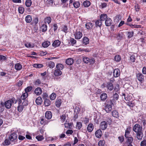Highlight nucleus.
I'll return each instance as SVG.
<instances>
[{"instance_id": "nucleus-28", "label": "nucleus", "mask_w": 146, "mask_h": 146, "mask_svg": "<svg viewBox=\"0 0 146 146\" xmlns=\"http://www.w3.org/2000/svg\"><path fill=\"white\" fill-rule=\"evenodd\" d=\"M22 68V65L19 63H17L15 64V69L17 70H21Z\"/></svg>"}, {"instance_id": "nucleus-50", "label": "nucleus", "mask_w": 146, "mask_h": 146, "mask_svg": "<svg viewBox=\"0 0 146 146\" xmlns=\"http://www.w3.org/2000/svg\"><path fill=\"white\" fill-rule=\"evenodd\" d=\"M36 139H37L38 141H41L44 139V137L41 135H38L36 137Z\"/></svg>"}, {"instance_id": "nucleus-20", "label": "nucleus", "mask_w": 146, "mask_h": 146, "mask_svg": "<svg viewBox=\"0 0 146 146\" xmlns=\"http://www.w3.org/2000/svg\"><path fill=\"white\" fill-rule=\"evenodd\" d=\"M60 44V42L59 40H57L54 41L52 44L53 46L55 47L59 46Z\"/></svg>"}, {"instance_id": "nucleus-34", "label": "nucleus", "mask_w": 146, "mask_h": 146, "mask_svg": "<svg viewBox=\"0 0 146 146\" xmlns=\"http://www.w3.org/2000/svg\"><path fill=\"white\" fill-rule=\"evenodd\" d=\"M18 100H21L22 105L24 106H27L28 104V102L27 99H25L23 100H22L21 99H19Z\"/></svg>"}, {"instance_id": "nucleus-7", "label": "nucleus", "mask_w": 146, "mask_h": 146, "mask_svg": "<svg viewBox=\"0 0 146 146\" xmlns=\"http://www.w3.org/2000/svg\"><path fill=\"white\" fill-rule=\"evenodd\" d=\"M108 124L105 121L101 122L100 124V128L102 130H105L107 127Z\"/></svg>"}, {"instance_id": "nucleus-5", "label": "nucleus", "mask_w": 146, "mask_h": 146, "mask_svg": "<svg viewBox=\"0 0 146 146\" xmlns=\"http://www.w3.org/2000/svg\"><path fill=\"white\" fill-rule=\"evenodd\" d=\"M17 135L15 133L11 134L9 137V139L11 142L15 143L17 141Z\"/></svg>"}, {"instance_id": "nucleus-17", "label": "nucleus", "mask_w": 146, "mask_h": 146, "mask_svg": "<svg viewBox=\"0 0 146 146\" xmlns=\"http://www.w3.org/2000/svg\"><path fill=\"white\" fill-rule=\"evenodd\" d=\"M94 125L92 123H90L88 125L87 130L89 132H91L94 129Z\"/></svg>"}, {"instance_id": "nucleus-39", "label": "nucleus", "mask_w": 146, "mask_h": 146, "mask_svg": "<svg viewBox=\"0 0 146 146\" xmlns=\"http://www.w3.org/2000/svg\"><path fill=\"white\" fill-rule=\"evenodd\" d=\"M56 68L57 69L59 70H60L63 69L64 68V66L61 64H59L56 65Z\"/></svg>"}, {"instance_id": "nucleus-27", "label": "nucleus", "mask_w": 146, "mask_h": 146, "mask_svg": "<svg viewBox=\"0 0 146 146\" xmlns=\"http://www.w3.org/2000/svg\"><path fill=\"white\" fill-rule=\"evenodd\" d=\"M102 20L100 19L96 21L95 22L96 26V27H101L102 26Z\"/></svg>"}, {"instance_id": "nucleus-23", "label": "nucleus", "mask_w": 146, "mask_h": 146, "mask_svg": "<svg viewBox=\"0 0 146 146\" xmlns=\"http://www.w3.org/2000/svg\"><path fill=\"white\" fill-rule=\"evenodd\" d=\"M35 93L37 95H40L42 93L41 89L39 87L35 89Z\"/></svg>"}, {"instance_id": "nucleus-19", "label": "nucleus", "mask_w": 146, "mask_h": 146, "mask_svg": "<svg viewBox=\"0 0 146 146\" xmlns=\"http://www.w3.org/2000/svg\"><path fill=\"white\" fill-rule=\"evenodd\" d=\"M107 87L108 89L110 91H111L113 88V84L111 82H108L107 83Z\"/></svg>"}, {"instance_id": "nucleus-56", "label": "nucleus", "mask_w": 146, "mask_h": 146, "mask_svg": "<svg viewBox=\"0 0 146 146\" xmlns=\"http://www.w3.org/2000/svg\"><path fill=\"white\" fill-rule=\"evenodd\" d=\"M105 143V141L104 140L100 141L98 143L99 146H103Z\"/></svg>"}, {"instance_id": "nucleus-54", "label": "nucleus", "mask_w": 146, "mask_h": 146, "mask_svg": "<svg viewBox=\"0 0 146 146\" xmlns=\"http://www.w3.org/2000/svg\"><path fill=\"white\" fill-rule=\"evenodd\" d=\"M127 35H128V37L129 38H130L131 37H132L133 35V31L130 32H127Z\"/></svg>"}, {"instance_id": "nucleus-21", "label": "nucleus", "mask_w": 146, "mask_h": 146, "mask_svg": "<svg viewBox=\"0 0 146 146\" xmlns=\"http://www.w3.org/2000/svg\"><path fill=\"white\" fill-rule=\"evenodd\" d=\"M102 131L100 129L98 130L95 132V135L97 138L101 137L102 136Z\"/></svg>"}, {"instance_id": "nucleus-60", "label": "nucleus", "mask_w": 146, "mask_h": 146, "mask_svg": "<svg viewBox=\"0 0 146 146\" xmlns=\"http://www.w3.org/2000/svg\"><path fill=\"white\" fill-rule=\"evenodd\" d=\"M127 104L129 106L131 107H132L133 106H135V104L134 103H133L132 102L127 103Z\"/></svg>"}, {"instance_id": "nucleus-44", "label": "nucleus", "mask_w": 146, "mask_h": 146, "mask_svg": "<svg viewBox=\"0 0 146 146\" xmlns=\"http://www.w3.org/2000/svg\"><path fill=\"white\" fill-rule=\"evenodd\" d=\"M82 127V123L80 122H77L76 125V128L80 129Z\"/></svg>"}, {"instance_id": "nucleus-43", "label": "nucleus", "mask_w": 146, "mask_h": 146, "mask_svg": "<svg viewBox=\"0 0 146 146\" xmlns=\"http://www.w3.org/2000/svg\"><path fill=\"white\" fill-rule=\"evenodd\" d=\"M45 105L46 106H48L50 105L51 102L48 99H46L44 102Z\"/></svg>"}, {"instance_id": "nucleus-38", "label": "nucleus", "mask_w": 146, "mask_h": 146, "mask_svg": "<svg viewBox=\"0 0 146 146\" xmlns=\"http://www.w3.org/2000/svg\"><path fill=\"white\" fill-rule=\"evenodd\" d=\"M73 4L74 7L76 8H78L80 5V3L78 1H75L74 2Z\"/></svg>"}, {"instance_id": "nucleus-61", "label": "nucleus", "mask_w": 146, "mask_h": 146, "mask_svg": "<svg viewBox=\"0 0 146 146\" xmlns=\"http://www.w3.org/2000/svg\"><path fill=\"white\" fill-rule=\"evenodd\" d=\"M11 141L8 139H6L4 141L5 144L6 145H9L11 143Z\"/></svg>"}, {"instance_id": "nucleus-63", "label": "nucleus", "mask_w": 146, "mask_h": 146, "mask_svg": "<svg viewBox=\"0 0 146 146\" xmlns=\"http://www.w3.org/2000/svg\"><path fill=\"white\" fill-rule=\"evenodd\" d=\"M70 41L71 43L73 44H75L76 42V40L73 38H71L70 39Z\"/></svg>"}, {"instance_id": "nucleus-35", "label": "nucleus", "mask_w": 146, "mask_h": 146, "mask_svg": "<svg viewBox=\"0 0 146 146\" xmlns=\"http://www.w3.org/2000/svg\"><path fill=\"white\" fill-rule=\"evenodd\" d=\"M123 33H119L117 34V38L118 40H121L123 38Z\"/></svg>"}, {"instance_id": "nucleus-42", "label": "nucleus", "mask_w": 146, "mask_h": 146, "mask_svg": "<svg viewBox=\"0 0 146 146\" xmlns=\"http://www.w3.org/2000/svg\"><path fill=\"white\" fill-rule=\"evenodd\" d=\"M112 115L115 117L117 118L119 117V114L118 112L116 110L113 111L112 113Z\"/></svg>"}, {"instance_id": "nucleus-49", "label": "nucleus", "mask_w": 146, "mask_h": 146, "mask_svg": "<svg viewBox=\"0 0 146 146\" xmlns=\"http://www.w3.org/2000/svg\"><path fill=\"white\" fill-rule=\"evenodd\" d=\"M41 28L42 32L46 31L47 30V26L46 25L43 24L41 27Z\"/></svg>"}, {"instance_id": "nucleus-10", "label": "nucleus", "mask_w": 146, "mask_h": 146, "mask_svg": "<svg viewBox=\"0 0 146 146\" xmlns=\"http://www.w3.org/2000/svg\"><path fill=\"white\" fill-rule=\"evenodd\" d=\"M136 133L137 139L139 140H141L143 136V131L137 132Z\"/></svg>"}, {"instance_id": "nucleus-8", "label": "nucleus", "mask_w": 146, "mask_h": 146, "mask_svg": "<svg viewBox=\"0 0 146 146\" xmlns=\"http://www.w3.org/2000/svg\"><path fill=\"white\" fill-rule=\"evenodd\" d=\"M18 101L19 106L18 107V110L19 112H21L23 110L24 106L22 105L21 100H18Z\"/></svg>"}, {"instance_id": "nucleus-30", "label": "nucleus", "mask_w": 146, "mask_h": 146, "mask_svg": "<svg viewBox=\"0 0 146 146\" xmlns=\"http://www.w3.org/2000/svg\"><path fill=\"white\" fill-rule=\"evenodd\" d=\"M50 44L49 41H47L44 42L42 44V46L44 48L48 47Z\"/></svg>"}, {"instance_id": "nucleus-47", "label": "nucleus", "mask_w": 146, "mask_h": 146, "mask_svg": "<svg viewBox=\"0 0 146 146\" xmlns=\"http://www.w3.org/2000/svg\"><path fill=\"white\" fill-rule=\"evenodd\" d=\"M32 2L31 0H27L25 3L26 6L27 7H29L31 5Z\"/></svg>"}, {"instance_id": "nucleus-15", "label": "nucleus", "mask_w": 146, "mask_h": 146, "mask_svg": "<svg viewBox=\"0 0 146 146\" xmlns=\"http://www.w3.org/2000/svg\"><path fill=\"white\" fill-rule=\"evenodd\" d=\"M74 62V60L71 58H68L66 61V63L68 65H72L73 63Z\"/></svg>"}, {"instance_id": "nucleus-53", "label": "nucleus", "mask_w": 146, "mask_h": 146, "mask_svg": "<svg viewBox=\"0 0 146 146\" xmlns=\"http://www.w3.org/2000/svg\"><path fill=\"white\" fill-rule=\"evenodd\" d=\"M19 13L21 14H23L24 11V8L22 7H19L18 8Z\"/></svg>"}, {"instance_id": "nucleus-2", "label": "nucleus", "mask_w": 146, "mask_h": 146, "mask_svg": "<svg viewBox=\"0 0 146 146\" xmlns=\"http://www.w3.org/2000/svg\"><path fill=\"white\" fill-rule=\"evenodd\" d=\"M119 95L116 93H115L111 97L110 99V103L113 104L115 103L116 101L119 98Z\"/></svg>"}, {"instance_id": "nucleus-31", "label": "nucleus", "mask_w": 146, "mask_h": 146, "mask_svg": "<svg viewBox=\"0 0 146 146\" xmlns=\"http://www.w3.org/2000/svg\"><path fill=\"white\" fill-rule=\"evenodd\" d=\"M62 72L59 70L56 69L55 70L54 75L55 76H59L62 74Z\"/></svg>"}, {"instance_id": "nucleus-9", "label": "nucleus", "mask_w": 146, "mask_h": 146, "mask_svg": "<svg viewBox=\"0 0 146 146\" xmlns=\"http://www.w3.org/2000/svg\"><path fill=\"white\" fill-rule=\"evenodd\" d=\"M46 64L47 67L51 69L53 68L55 66L54 63L51 61L46 62Z\"/></svg>"}, {"instance_id": "nucleus-25", "label": "nucleus", "mask_w": 146, "mask_h": 146, "mask_svg": "<svg viewBox=\"0 0 146 146\" xmlns=\"http://www.w3.org/2000/svg\"><path fill=\"white\" fill-rule=\"evenodd\" d=\"M62 103V101L61 99L56 100V102L55 104L56 106L59 108L60 107Z\"/></svg>"}, {"instance_id": "nucleus-58", "label": "nucleus", "mask_w": 146, "mask_h": 146, "mask_svg": "<svg viewBox=\"0 0 146 146\" xmlns=\"http://www.w3.org/2000/svg\"><path fill=\"white\" fill-rule=\"evenodd\" d=\"M64 126L65 127H68L70 128L72 126L71 123H66L64 124Z\"/></svg>"}, {"instance_id": "nucleus-18", "label": "nucleus", "mask_w": 146, "mask_h": 146, "mask_svg": "<svg viewBox=\"0 0 146 146\" xmlns=\"http://www.w3.org/2000/svg\"><path fill=\"white\" fill-rule=\"evenodd\" d=\"M35 102L38 105H40L42 103V100L40 97H38L36 100Z\"/></svg>"}, {"instance_id": "nucleus-13", "label": "nucleus", "mask_w": 146, "mask_h": 146, "mask_svg": "<svg viewBox=\"0 0 146 146\" xmlns=\"http://www.w3.org/2000/svg\"><path fill=\"white\" fill-rule=\"evenodd\" d=\"M112 23V21L111 19L107 18L105 21V24L106 26H109L111 25Z\"/></svg>"}, {"instance_id": "nucleus-1", "label": "nucleus", "mask_w": 146, "mask_h": 146, "mask_svg": "<svg viewBox=\"0 0 146 146\" xmlns=\"http://www.w3.org/2000/svg\"><path fill=\"white\" fill-rule=\"evenodd\" d=\"M17 101L14 98H13L11 100L6 101L4 104V105L7 109L10 108L12 105L13 103L16 104L17 102Z\"/></svg>"}, {"instance_id": "nucleus-51", "label": "nucleus", "mask_w": 146, "mask_h": 146, "mask_svg": "<svg viewBox=\"0 0 146 146\" xmlns=\"http://www.w3.org/2000/svg\"><path fill=\"white\" fill-rule=\"evenodd\" d=\"M32 88H33L32 86H28L25 89V92L26 93H28V92H30Z\"/></svg>"}, {"instance_id": "nucleus-37", "label": "nucleus", "mask_w": 146, "mask_h": 146, "mask_svg": "<svg viewBox=\"0 0 146 146\" xmlns=\"http://www.w3.org/2000/svg\"><path fill=\"white\" fill-rule=\"evenodd\" d=\"M90 2L88 1H86L83 3V5L85 7H88L90 5Z\"/></svg>"}, {"instance_id": "nucleus-64", "label": "nucleus", "mask_w": 146, "mask_h": 146, "mask_svg": "<svg viewBox=\"0 0 146 146\" xmlns=\"http://www.w3.org/2000/svg\"><path fill=\"white\" fill-rule=\"evenodd\" d=\"M23 83V81L19 80V82L17 83L16 85L19 87H20L22 85Z\"/></svg>"}, {"instance_id": "nucleus-3", "label": "nucleus", "mask_w": 146, "mask_h": 146, "mask_svg": "<svg viewBox=\"0 0 146 146\" xmlns=\"http://www.w3.org/2000/svg\"><path fill=\"white\" fill-rule=\"evenodd\" d=\"M75 38L76 39H80L82 36V32L80 30L77 29L75 32H74Z\"/></svg>"}, {"instance_id": "nucleus-52", "label": "nucleus", "mask_w": 146, "mask_h": 146, "mask_svg": "<svg viewBox=\"0 0 146 146\" xmlns=\"http://www.w3.org/2000/svg\"><path fill=\"white\" fill-rule=\"evenodd\" d=\"M114 59L115 61L117 62H119L121 60V57L119 55H116L115 56Z\"/></svg>"}, {"instance_id": "nucleus-32", "label": "nucleus", "mask_w": 146, "mask_h": 146, "mask_svg": "<svg viewBox=\"0 0 146 146\" xmlns=\"http://www.w3.org/2000/svg\"><path fill=\"white\" fill-rule=\"evenodd\" d=\"M127 140L126 141L127 144L131 143L133 141V138L132 137H130L127 138Z\"/></svg>"}, {"instance_id": "nucleus-62", "label": "nucleus", "mask_w": 146, "mask_h": 146, "mask_svg": "<svg viewBox=\"0 0 146 146\" xmlns=\"http://www.w3.org/2000/svg\"><path fill=\"white\" fill-rule=\"evenodd\" d=\"M127 95H126L125 94H122V98H124V99L126 101H129L128 98L127 97Z\"/></svg>"}, {"instance_id": "nucleus-29", "label": "nucleus", "mask_w": 146, "mask_h": 146, "mask_svg": "<svg viewBox=\"0 0 146 146\" xmlns=\"http://www.w3.org/2000/svg\"><path fill=\"white\" fill-rule=\"evenodd\" d=\"M107 15L106 14H101L100 17V20L104 21L107 18Z\"/></svg>"}, {"instance_id": "nucleus-48", "label": "nucleus", "mask_w": 146, "mask_h": 146, "mask_svg": "<svg viewBox=\"0 0 146 146\" xmlns=\"http://www.w3.org/2000/svg\"><path fill=\"white\" fill-rule=\"evenodd\" d=\"M56 94L55 93H53L50 96V99L51 100H54L56 97Z\"/></svg>"}, {"instance_id": "nucleus-11", "label": "nucleus", "mask_w": 146, "mask_h": 146, "mask_svg": "<svg viewBox=\"0 0 146 146\" xmlns=\"http://www.w3.org/2000/svg\"><path fill=\"white\" fill-rule=\"evenodd\" d=\"M52 116V113L50 111H46L45 113V117L47 119H50Z\"/></svg>"}, {"instance_id": "nucleus-24", "label": "nucleus", "mask_w": 146, "mask_h": 146, "mask_svg": "<svg viewBox=\"0 0 146 146\" xmlns=\"http://www.w3.org/2000/svg\"><path fill=\"white\" fill-rule=\"evenodd\" d=\"M32 17L30 15H27V16L25 18V20L27 23H30L32 21Z\"/></svg>"}, {"instance_id": "nucleus-36", "label": "nucleus", "mask_w": 146, "mask_h": 146, "mask_svg": "<svg viewBox=\"0 0 146 146\" xmlns=\"http://www.w3.org/2000/svg\"><path fill=\"white\" fill-rule=\"evenodd\" d=\"M25 46L27 48H33L34 47L35 45L34 44H31L29 42H26L25 44Z\"/></svg>"}, {"instance_id": "nucleus-26", "label": "nucleus", "mask_w": 146, "mask_h": 146, "mask_svg": "<svg viewBox=\"0 0 146 146\" xmlns=\"http://www.w3.org/2000/svg\"><path fill=\"white\" fill-rule=\"evenodd\" d=\"M86 28L88 29H91L93 26L92 23L91 22H89L86 23L85 25Z\"/></svg>"}, {"instance_id": "nucleus-6", "label": "nucleus", "mask_w": 146, "mask_h": 146, "mask_svg": "<svg viewBox=\"0 0 146 146\" xmlns=\"http://www.w3.org/2000/svg\"><path fill=\"white\" fill-rule=\"evenodd\" d=\"M113 104L110 103V102L109 104L106 105L105 107V110L107 112L109 113L111 110L112 105Z\"/></svg>"}, {"instance_id": "nucleus-16", "label": "nucleus", "mask_w": 146, "mask_h": 146, "mask_svg": "<svg viewBox=\"0 0 146 146\" xmlns=\"http://www.w3.org/2000/svg\"><path fill=\"white\" fill-rule=\"evenodd\" d=\"M120 75V72L119 70L118 69H116L113 71V76L115 77H117Z\"/></svg>"}, {"instance_id": "nucleus-22", "label": "nucleus", "mask_w": 146, "mask_h": 146, "mask_svg": "<svg viewBox=\"0 0 146 146\" xmlns=\"http://www.w3.org/2000/svg\"><path fill=\"white\" fill-rule=\"evenodd\" d=\"M101 100L103 101H105L107 98V95L106 94L104 93L102 94L100 96Z\"/></svg>"}, {"instance_id": "nucleus-45", "label": "nucleus", "mask_w": 146, "mask_h": 146, "mask_svg": "<svg viewBox=\"0 0 146 146\" xmlns=\"http://www.w3.org/2000/svg\"><path fill=\"white\" fill-rule=\"evenodd\" d=\"M83 60L85 63H88L89 62V58L87 57H83Z\"/></svg>"}, {"instance_id": "nucleus-33", "label": "nucleus", "mask_w": 146, "mask_h": 146, "mask_svg": "<svg viewBox=\"0 0 146 146\" xmlns=\"http://www.w3.org/2000/svg\"><path fill=\"white\" fill-rule=\"evenodd\" d=\"M53 1L54 0H47V1H45V3L46 5L48 6H51L53 3Z\"/></svg>"}, {"instance_id": "nucleus-55", "label": "nucleus", "mask_w": 146, "mask_h": 146, "mask_svg": "<svg viewBox=\"0 0 146 146\" xmlns=\"http://www.w3.org/2000/svg\"><path fill=\"white\" fill-rule=\"evenodd\" d=\"M140 146H146V140L144 139L141 141L140 144Z\"/></svg>"}, {"instance_id": "nucleus-41", "label": "nucleus", "mask_w": 146, "mask_h": 146, "mask_svg": "<svg viewBox=\"0 0 146 146\" xmlns=\"http://www.w3.org/2000/svg\"><path fill=\"white\" fill-rule=\"evenodd\" d=\"M83 43L85 44H88L89 43V39L87 37H84V38H83Z\"/></svg>"}, {"instance_id": "nucleus-4", "label": "nucleus", "mask_w": 146, "mask_h": 146, "mask_svg": "<svg viewBox=\"0 0 146 146\" xmlns=\"http://www.w3.org/2000/svg\"><path fill=\"white\" fill-rule=\"evenodd\" d=\"M133 130L135 133H137L143 131L142 127L141 126L138 124H136L133 126Z\"/></svg>"}, {"instance_id": "nucleus-46", "label": "nucleus", "mask_w": 146, "mask_h": 146, "mask_svg": "<svg viewBox=\"0 0 146 146\" xmlns=\"http://www.w3.org/2000/svg\"><path fill=\"white\" fill-rule=\"evenodd\" d=\"M45 22L49 24L51 22V18L50 17H47L45 19Z\"/></svg>"}, {"instance_id": "nucleus-57", "label": "nucleus", "mask_w": 146, "mask_h": 146, "mask_svg": "<svg viewBox=\"0 0 146 146\" xmlns=\"http://www.w3.org/2000/svg\"><path fill=\"white\" fill-rule=\"evenodd\" d=\"M115 19L117 20V22H118L119 20H121V16L119 15H117L115 17Z\"/></svg>"}, {"instance_id": "nucleus-59", "label": "nucleus", "mask_w": 146, "mask_h": 146, "mask_svg": "<svg viewBox=\"0 0 146 146\" xmlns=\"http://www.w3.org/2000/svg\"><path fill=\"white\" fill-rule=\"evenodd\" d=\"M130 59L131 62H134L135 60V58L134 56L132 55L130 57Z\"/></svg>"}, {"instance_id": "nucleus-14", "label": "nucleus", "mask_w": 146, "mask_h": 146, "mask_svg": "<svg viewBox=\"0 0 146 146\" xmlns=\"http://www.w3.org/2000/svg\"><path fill=\"white\" fill-rule=\"evenodd\" d=\"M136 76L139 81H142L144 80V76L141 73H138L137 74Z\"/></svg>"}, {"instance_id": "nucleus-12", "label": "nucleus", "mask_w": 146, "mask_h": 146, "mask_svg": "<svg viewBox=\"0 0 146 146\" xmlns=\"http://www.w3.org/2000/svg\"><path fill=\"white\" fill-rule=\"evenodd\" d=\"M131 130V127H129L128 128H127L126 129V130H125V136L126 138L130 137H129V134L130 133Z\"/></svg>"}, {"instance_id": "nucleus-40", "label": "nucleus", "mask_w": 146, "mask_h": 146, "mask_svg": "<svg viewBox=\"0 0 146 146\" xmlns=\"http://www.w3.org/2000/svg\"><path fill=\"white\" fill-rule=\"evenodd\" d=\"M34 67L36 68H40L43 66V65L41 64H35L33 65Z\"/></svg>"}]
</instances>
